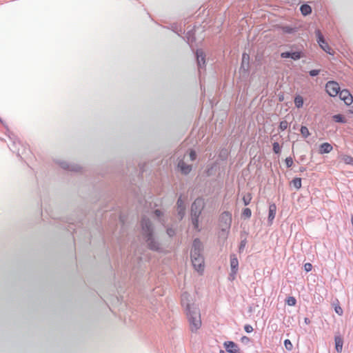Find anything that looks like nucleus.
Returning <instances> with one entry per match:
<instances>
[{
  "mask_svg": "<svg viewBox=\"0 0 353 353\" xmlns=\"http://www.w3.org/2000/svg\"><path fill=\"white\" fill-rule=\"evenodd\" d=\"M244 330L246 332L250 333L253 331V327L252 325L248 324L244 326Z\"/></svg>",
  "mask_w": 353,
  "mask_h": 353,
  "instance_id": "obj_34",
  "label": "nucleus"
},
{
  "mask_svg": "<svg viewBox=\"0 0 353 353\" xmlns=\"http://www.w3.org/2000/svg\"><path fill=\"white\" fill-rule=\"evenodd\" d=\"M232 214L229 212H223L219 216V227L222 234L226 239L228 237L232 223Z\"/></svg>",
  "mask_w": 353,
  "mask_h": 353,
  "instance_id": "obj_5",
  "label": "nucleus"
},
{
  "mask_svg": "<svg viewBox=\"0 0 353 353\" xmlns=\"http://www.w3.org/2000/svg\"><path fill=\"white\" fill-rule=\"evenodd\" d=\"M285 164L287 165L288 168H290L292 166L294 162H293V159L292 157H287L285 160Z\"/></svg>",
  "mask_w": 353,
  "mask_h": 353,
  "instance_id": "obj_31",
  "label": "nucleus"
},
{
  "mask_svg": "<svg viewBox=\"0 0 353 353\" xmlns=\"http://www.w3.org/2000/svg\"><path fill=\"white\" fill-rule=\"evenodd\" d=\"M341 159L345 164L353 165V157L350 155L343 154L341 156Z\"/></svg>",
  "mask_w": 353,
  "mask_h": 353,
  "instance_id": "obj_17",
  "label": "nucleus"
},
{
  "mask_svg": "<svg viewBox=\"0 0 353 353\" xmlns=\"http://www.w3.org/2000/svg\"><path fill=\"white\" fill-rule=\"evenodd\" d=\"M196 55L198 65L199 67H201V65H204L205 63V54L202 50H198L196 52Z\"/></svg>",
  "mask_w": 353,
  "mask_h": 353,
  "instance_id": "obj_16",
  "label": "nucleus"
},
{
  "mask_svg": "<svg viewBox=\"0 0 353 353\" xmlns=\"http://www.w3.org/2000/svg\"><path fill=\"white\" fill-rule=\"evenodd\" d=\"M230 267L232 274L235 275L237 273L239 268V261L235 254L230 255Z\"/></svg>",
  "mask_w": 353,
  "mask_h": 353,
  "instance_id": "obj_10",
  "label": "nucleus"
},
{
  "mask_svg": "<svg viewBox=\"0 0 353 353\" xmlns=\"http://www.w3.org/2000/svg\"><path fill=\"white\" fill-rule=\"evenodd\" d=\"M319 74V70H312L311 71H310V74L312 76V77H314V76H316Z\"/></svg>",
  "mask_w": 353,
  "mask_h": 353,
  "instance_id": "obj_37",
  "label": "nucleus"
},
{
  "mask_svg": "<svg viewBox=\"0 0 353 353\" xmlns=\"http://www.w3.org/2000/svg\"><path fill=\"white\" fill-rule=\"evenodd\" d=\"M181 304L185 307V314L190 332L197 334L202 326L201 316L199 307L191 301L190 295L187 293L182 294Z\"/></svg>",
  "mask_w": 353,
  "mask_h": 353,
  "instance_id": "obj_1",
  "label": "nucleus"
},
{
  "mask_svg": "<svg viewBox=\"0 0 353 353\" xmlns=\"http://www.w3.org/2000/svg\"><path fill=\"white\" fill-rule=\"evenodd\" d=\"M294 104L296 105V108H300L303 106V99L301 96L300 95H297L295 98H294Z\"/></svg>",
  "mask_w": 353,
  "mask_h": 353,
  "instance_id": "obj_20",
  "label": "nucleus"
},
{
  "mask_svg": "<svg viewBox=\"0 0 353 353\" xmlns=\"http://www.w3.org/2000/svg\"><path fill=\"white\" fill-rule=\"evenodd\" d=\"M178 168L182 174H187L192 170V165L185 163L183 160H180L178 163Z\"/></svg>",
  "mask_w": 353,
  "mask_h": 353,
  "instance_id": "obj_12",
  "label": "nucleus"
},
{
  "mask_svg": "<svg viewBox=\"0 0 353 353\" xmlns=\"http://www.w3.org/2000/svg\"><path fill=\"white\" fill-rule=\"evenodd\" d=\"M304 321H305V323L306 324H310V319H307V318H305Z\"/></svg>",
  "mask_w": 353,
  "mask_h": 353,
  "instance_id": "obj_40",
  "label": "nucleus"
},
{
  "mask_svg": "<svg viewBox=\"0 0 353 353\" xmlns=\"http://www.w3.org/2000/svg\"><path fill=\"white\" fill-rule=\"evenodd\" d=\"M338 94H339L340 99L342 101H343L346 105H350L352 103L353 97L351 94V93L349 92V90H347L346 89L342 90L339 91V93Z\"/></svg>",
  "mask_w": 353,
  "mask_h": 353,
  "instance_id": "obj_8",
  "label": "nucleus"
},
{
  "mask_svg": "<svg viewBox=\"0 0 353 353\" xmlns=\"http://www.w3.org/2000/svg\"><path fill=\"white\" fill-rule=\"evenodd\" d=\"M252 198V194L250 193H248V194H245L242 199L244 205H249L251 202Z\"/></svg>",
  "mask_w": 353,
  "mask_h": 353,
  "instance_id": "obj_22",
  "label": "nucleus"
},
{
  "mask_svg": "<svg viewBox=\"0 0 353 353\" xmlns=\"http://www.w3.org/2000/svg\"><path fill=\"white\" fill-rule=\"evenodd\" d=\"M190 159L191 161H194L196 159V152L194 151V150H191L190 152Z\"/></svg>",
  "mask_w": 353,
  "mask_h": 353,
  "instance_id": "obj_35",
  "label": "nucleus"
},
{
  "mask_svg": "<svg viewBox=\"0 0 353 353\" xmlns=\"http://www.w3.org/2000/svg\"><path fill=\"white\" fill-rule=\"evenodd\" d=\"M272 149L274 153L279 154L281 151V147L278 142H274L272 144Z\"/></svg>",
  "mask_w": 353,
  "mask_h": 353,
  "instance_id": "obj_25",
  "label": "nucleus"
},
{
  "mask_svg": "<svg viewBox=\"0 0 353 353\" xmlns=\"http://www.w3.org/2000/svg\"><path fill=\"white\" fill-rule=\"evenodd\" d=\"M301 134L304 138H307L310 136V133L308 128L306 126H302L301 128Z\"/></svg>",
  "mask_w": 353,
  "mask_h": 353,
  "instance_id": "obj_24",
  "label": "nucleus"
},
{
  "mask_svg": "<svg viewBox=\"0 0 353 353\" xmlns=\"http://www.w3.org/2000/svg\"><path fill=\"white\" fill-rule=\"evenodd\" d=\"M154 213H155L156 216L158 217L160 216L161 214V212L159 210H155Z\"/></svg>",
  "mask_w": 353,
  "mask_h": 353,
  "instance_id": "obj_39",
  "label": "nucleus"
},
{
  "mask_svg": "<svg viewBox=\"0 0 353 353\" xmlns=\"http://www.w3.org/2000/svg\"><path fill=\"white\" fill-rule=\"evenodd\" d=\"M300 10H301V13L303 15H307V14H310L311 12H312L311 7L310 6L305 5H305H302L301 6Z\"/></svg>",
  "mask_w": 353,
  "mask_h": 353,
  "instance_id": "obj_18",
  "label": "nucleus"
},
{
  "mask_svg": "<svg viewBox=\"0 0 353 353\" xmlns=\"http://www.w3.org/2000/svg\"><path fill=\"white\" fill-rule=\"evenodd\" d=\"M304 269L306 272H310L312 270V265L310 263H306L305 265H304Z\"/></svg>",
  "mask_w": 353,
  "mask_h": 353,
  "instance_id": "obj_33",
  "label": "nucleus"
},
{
  "mask_svg": "<svg viewBox=\"0 0 353 353\" xmlns=\"http://www.w3.org/2000/svg\"><path fill=\"white\" fill-rule=\"evenodd\" d=\"M141 227L142 234L147 243L148 248L152 250H158L159 249V245L153 237L152 230L150 221L143 219L141 221Z\"/></svg>",
  "mask_w": 353,
  "mask_h": 353,
  "instance_id": "obj_3",
  "label": "nucleus"
},
{
  "mask_svg": "<svg viewBox=\"0 0 353 353\" xmlns=\"http://www.w3.org/2000/svg\"><path fill=\"white\" fill-rule=\"evenodd\" d=\"M334 310H335L336 313H337L340 316H341L343 313V309L339 304H337L334 306Z\"/></svg>",
  "mask_w": 353,
  "mask_h": 353,
  "instance_id": "obj_32",
  "label": "nucleus"
},
{
  "mask_svg": "<svg viewBox=\"0 0 353 353\" xmlns=\"http://www.w3.org/2000/svg\"><path fill=\"white\" fill-rule=\"evenodd\" d=\"M332 146L329 143H323L320 145L319 153L325 154L329 153L332 150Z\"/></svg>",
  "mask_w": 353,
  "mask_h": 353,
  "instance_id": "obj_15",
  "label": "nucleus"
},
{
  "mask_svg": "<svg viewBox=\"0 0 353 353\" xmlns=\"http://www.w3.org/2000/svg\"><path fill=\"white\" fill-rule=\"evenodd\" d=\"M288 125H289L287 121H282L279 123V129L283 131L288 128Z\"/></svg>",
  "mask_w": 353,
  "mask_h": 353,
  "instance_id": "obj_28",
  "label": "nucleus"
},
{
  "mask_svg": "<svg viewBox=\"0 0 353 353\" xmlns=\"http://www.w3.org/2000/svg\"><path fill=\"white\" fill-rule=\"evenodd\" d=\"M292 183L293 185H294L296 189H299V188H301V178H299V177L294 178V179L292 181Z\"/></svg>",
  "mask_w": 353,
  "mask_h": 353,
  "instance_id": "obj_23",
  "label": "nucleus"
},
{
  "mask_svg": "<svg viewBox=\"0 0 353 353\" xmlns=\"http://www.w3.org/2000/svg\"><path fill=\"white\" fill-rule=\"evenodd\" d=\"M205 205L204 200L201 198L196 199L192 205L191 216L192 224L196 230L199 229V216Z\"/></svg>",
  "mask_w": 353,
  "mask_h": 353,
  "instance_id": "obj_4",
  "label": "nucleus"
},
{
  "mask_svg": "<svg viewBox=\"0 0 353 353\" xmlns=\"http://www.w3.org/2000/svg\"><path fill=\"white\" fill-rule=\"evenodd\" d=\"M339 83L334 81H328L325 85V90L327 94L331 97H336L340 91Z\"/></svg>",
  "mask_w": 353,
  "mask_h": 353,
  "instance_id": "obj_7",
  "label": "nucleus"
},
{
  "mask_svg": "<svg viewBox=\"0 0 353 353\" xmlns=\"http://www.w3.org/2000/svg\"><path fill=\"white\" fill-rule=\"evenodd\" d=\"M167 233L170 236H172L174 234V231L172 229H168Z\"/></svg>",
  "mask_w": 353,
  "mask_h": 353,
  "instance_id": "obj_38",
  "label": "nucleus"
},
{
  "mask_svg": "<svg viewBox=\"0 0 353 353\" xmlns=\"http://www.w3.org/2000/svg\"><path fill=\"white\" fill-rule=\"evenodd\" d=\"M276 212V206L274 203H272L269 206V214H268V221L270 223H272L274 220Z\"/></svg>",
  "mask_w": 353,
  "mask_h": 353,
  "instance_id": "obj_14",
  "label": "nucleus"
},
{
  "mask_svg": "<svg viewBox=\"0 0 353 353\" xmlns=\"http://www.w3.org/2000/svg\"><path fill=\"white\" fill-rule=\"evenodd\" d=\"M245 245H246V241L245 240L241 241L240 245H239V252H240L243 250Z\"/></svg>",
  "mask_w": 353,
  "mask_h": 353,
  "instance_id": "obj_36",
  "label": "nucleus"
},
{
  "mask_svg": "<svg viewBox=\"0 0 353 353\" xmlns=\"http://www.w3.org/2000/svg\"><path fill=\"white\" fill-rule=\"evenodd\" d=\"M177 208H178V212L180 216V219L183 218V216L185 213V202L182 199L181 197H179L177 201Z\"/></svg>",
  "mask_w": 353,
  "mask_h": 353,
  "instance_id": "obj_13",
  "label": "nucleus"
},
{
  "mask_svg": "<svg viewBox=\"0 0 353 353\" xmlns=\"http://www.w3.org/2000/svg\"><path fill=\"white\" fill-rule=\"evenodd\" d=\"M224 347L229 353H239L240 349L237 344L233 341H226L224 343Z\"/></svg>",
  "mask_w": 353,
  "mask_h": 353,
  "instance_id": "obj_9",
  "label": "nucleus"
},
{
  "mask_svg": "<svg viewBox=\"0 0 353 353\" xmlns=\"http://www.w3.org/2000/svg\"><path fill=\"white\" fill-rule=\"evenodd\" d=\"M317 42L319 46L323 50L327 52L329 54L334 55V51L332 49V48L329 46V44L325 41L321 32L319 30H316L315 32Z\"/></svg>",
  "mask_w": 353,
  "mask_h": 353,
  "instance_id": "obj_6",
  "label": "nucleus"
},
{
  "mask_svg": "<svg viewBox=\"0 0 353 353\" xmlns=\"http://www.w3.org/2000/svg\"><path fill=\"white\" fill-rule=\"evenodd\" d=\"M296 299L293 296H289L286 299V303L290 306H294L296 305Z\"/></svg>",
  "mask_w": 353,
  "mask_h": 353,
  "instance_id": "obj_27",
  "label": "nucleus"
},
{
  "mask_svg": "<svg viewBox=\"0 0 353 353\" xmlns=\"http://www.w3.org/2000/svg\"><path fill=\"white\" fill-rule=\"evenodd\" d=\"M201 241L199 239H195L191 251V260L195 270L201 272L204 270V259L201 254Z\"/></svg>",
  "mask_w": 353,
  "mask_h": 353,
  "instance_id": "obj_2",
  "label": "nucleus"
},
{
  "mask_svg": "<svg viewBox=\"0 0 353 353\" xmlns=\"http://www.w3.org/2000/svg\"><path fill=\"white\" fill-rule=\"evenodd\" d=\"M252 215V211L250 208H245L242 212V216L246 219L250 218Z\"/></svg>",
  "mask_w": 353,
  "mask_h": 353,
  "instance_id": "obj_26",
  "label": "nucleus"
},
{
  "mask_svg": "<svg viewBox=\"0 0 353 353\" xmlns=\"http://www.w3.org/2000/svg\"><path fill=\"white\" fill-rule=\"evenodd\" d=\"M249 59H250V57L248 54L246 53H243V56H242V66L244 65V63H247L248 64L249 63Z\"/></svg>",
  "mask_w": 353,
  "mask_h": 353,
  "instance_id": "obj_30",
  "label": "nucleus"
},
{
  "mask_svg": "<svg viewBox=\"0 0 353 353\" xmlns=\"http://www.w3.org/2000/svg\"><path fill=\"white\" fill-rule=\"evenodd\" d=\"M333 119L338 123H346V119L342 114H335L332 117Z\"/></svg>",
  "mask_w": 353,
  "mask_h": 353,
  "instance_id": "obj_21",
  "label": "nucleus"
},
{
  "mask_svg": "<svg viewBox=\"0 0 353 353\" xmlns=\"http://www.w3.org/2000/svg\"><path fill=\"white\" fill-rule=\"evenodd\" d=\"M284 30L285 32H291V29H290L289 28H284Z\"/></svg>",
  "mask_w": 353,
  "mask_h": 353,
  "instance_id": "obj_41",
  "label": "nucleus"
},
{
  "mask_svg": "<svg viewBox=\"0 0 353 353\" xmlns=\"http://www.w3.org/2000/svg\"><path fill=\"white\" fill-rule=\"evenodd\" d=\"M282 58H292L294 60H298L302 57L301 52H284L281 54Z\"/></svg>",
  "mask_w": 353,
  "mask_h": 353,
  "instance_id": "obj_11",
  "label": "nucleus"
},
{
  "mask_svg": "<svg viewBox=\"0 0 353 353\" xmlns=\"http://www.w3.org/2000/svg\"><path fill=\"white\" fill-rule=\"evenodd\" d=\"M284 345L288 350H291L293 347L292 343L289 339H285L284 341Z\"/></svg>",
  "mask_w": 353,
  "mask_h": 353,
  "instance_id": "obj_29",
  "label": "nucleus"
},
{
  "mask_svg": "<svg viewBox=\"0 0 353 353\" xmlns=\"http://www.w3.org/2000/svg\"><path fill=\"white\" fill-rule=\"evenodd\" d=\"M336 350L338 352H341L343 349V341L341 338L336 337L335 339Z\"/></svg>",
  "mask_w": 353,
  "mask_h": 353,
  "instance_id": "obj_19",
  "label": "nucleus"
}]
</instances>
